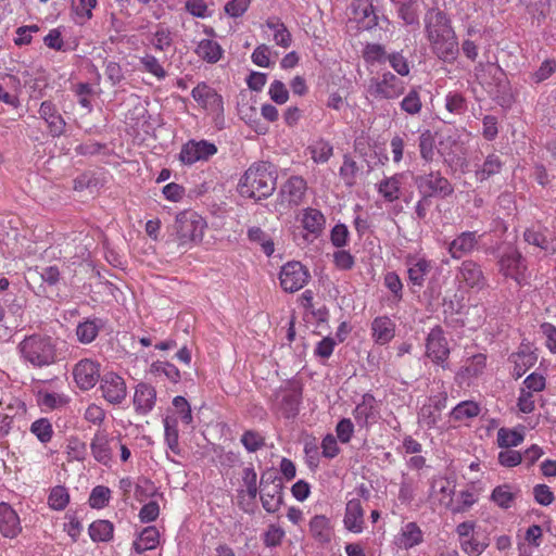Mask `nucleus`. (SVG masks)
I'll return each mask as SVG.
<instances>
[{
	"instance_id": "nucleus-1",
	"label": "nucleus",
	"mask_w": 556,
	"mask_h": 556,
	"mask_svg": "<svg viewBox=\"0 0 556 556\" xmlns=\"http://www.w3.org/2000/svg\"><path fill=\"white\" fill-rule=\"evenodd\" d=\"M425 36L432 52L444 62L458 55V41L452 22L443 11L430 9L424 17Z\"/></svg>"
},
{
	"instance_id": "nucleus-2",
	"label": "nucleus",
	"mask_w": 556,
	"mask_h": 556,
	"mask_svg": "<svg viewBox=\"0 0 556 556\" xmlns=\"http://www.w3.org/2000/svg\"><path fill=\"white\" fill-rule=\"evenodd\" d=\"M276 175L270 163L260 162L251 165L240 179L239 192L242 197L262 200L276 189Z\"/></svg>"
},
{
	"instance_id": "nucleus-3",
	"label": "nucleus",
	"mask_w": 556,
	"mask_h": 556,
	"mask_svg": "<svg viewBox=\"0 0 556 556\" xmlns=\"http://www.w3.org/2000/svg\"><path fill=\"white\" fill-rule=\"evenodd\" d=\"M22 361L34 368L48 367L58 361L56 341L45 334L25 337L17 345Z\"/></svg>"
},
{
	"instance_id": "nucleus-4",
	"label": "nucleus",
	"mask_w": 556,
	"mask_h": 556,
	"mask_svg": "<svg viewBox=\"0 0 556 556\" xmlns=\"http://www.w3.org/2000/svg\"><path fill=\"white\" fill-rule=\"evenodd\" d=\"M205 228V220L197 212L181 211L176 215L170 227L172 241L186 251L202 241Z\"/></svg>"
},
{
	"instance_id": "nucleus-5",
	"label": "nucleus",
	"mask_w": 556,
	"mask_h": 556,
	"mask_svg": "<svg viewBox=\"0 0 556 556\" xmlns=\"http://www.w3.org/2000/svg\"><path fill=\"white\" fill-rule=\"evenodd\" d=\"M495 258L497 271L505 279L513 280L518 287L529 283L531 271L528 261L515 244L507 243L498 248Z\"/></svg>"
},
{
	"instance_id": "nucleus-6",
	"label": "nucleus",
	"mask_w": 556,
	"mask_h": 556,
	"mask_svg": "<svg viewBox=\"0 0 556 556\" xmlns=\"http://www.w3.org/2000/svg\"><path fill=\"white\" fill-rule=\"evenodd\" d=\"M419 195L445 199L454 193L452 182L439 170H431L414 177Z\"/></svg>"
},
{
	"instance_id": "nucleus-7",
	"label": "nucleus",
	"mask_w": 556,
	"mask_h": 556,
	"mask_svg": "<svg viewBox=\"0 0 556 556\" xmlns=\"http://www.w3.org/2000/svg\"><path fill=\"white\" fill-rule=\"evenodd\" d=\"M405 83L391 72H383L371 78L368 85V92L379 100H394L405 91Z\"/></svg>"
},
{
	"instance_id": "nucleus-8",
	"label": "nucleus",
	"mask_w": 556,
	"mask_h": 556,
	"mask_svg": "<svg viewBox=\"0 0 556 556\" xmlns=\"http://www.w3.org/2000/svg\"><path fill=\"white\" fill-rule=\"evenodd\" d=\"M260 488L263 508L270 514L279 510L283 496L282 483L277 475L273 471L264 472L261 477Z\"/></svg>"
},
{
	"instance_id": "nucleus-9",
	"label": "nucleus",
	"mask_w": 556,
	"mask_h": 556,
	"mask_svg": "<svg viewBox=\"0 0 556 556\" xmlns=\"http://www.w3.org/2000/svg\"><path fill=\"white\" fill-rule=\"evenodd\" d=\"M194 101L204 109L208 114L213 115L215 121L224 116L223 97L206 83L198 84L191 91Z\"/></svg>"
},
{
	"instance_id": "nucleus-10",
	"label": "nucleus",
	"mask_w": 556,
	"mask_h": 556,
	"mask_svg": "<svg viewBox=\"0 0 556 556\" xmlns=\"http://www.w3.org/2000/svg\"><path fill=\"white\" fill-rule=\"evenodd\" d=\"M309 277L308 269L295 261L285 264L279 273L281 288L290 293L301 290L308 282Z\"/></svg>"
},
{
	"instance_id": "nucleus-11",
	"label": "nucleus",
	"mask_w": 556,
	"mask_h": 556,
	"mask_svg": "<svg viewBox=\"0 0 556 556\" xmlns=\"http://www.w3.org/2000/svg\"><path fill=\"white\" fill-rule=\"evenodd\" d=\"M102 397L112 405L122 404L127 397L125 379L114 371H106L100 380Z\"/></svg>"
},
{
	"instance_id": "nucleus-12",
	"label": "nucleus",
	"mask_w": 556,
	"mask_h": 556,
	"mask_svg": "<svg viewBox=\"0 0 556 556\" xmlns=\"http://www.w3.org/2000/svg\"><path fill=\"white\" fill-rule=\"evenodd\" d=\"M456 279L462 288L482 290L488 286V279L479 263L473 260L463 261L457 269Z\"/></svg>"
},
{
	"instance_id": "nucleus-13",
	"label": "nucleus",
	"mask_w": 556,
	"mask_h": 556,
	"mask_svg": "<svg viewBox=\"0 0 556 556\" xmlns=\"http://www.w3.org/2000/svg\"><path fill=\"white\" fill-rule=\"evenodd\" d=\"M307 182L302 176H291L279 190V204L285 208L299 206L305 198Z\"/></svg>"
},
{
	"instance_id": "nucleus-14",
	"label": "nucleus",
	"mask_w": 556,
	"mask_h": 556,
	"mask_svg": "<svg viewBox=\"0 0 556 556\" xmlns=\"http://www.w3.org/2000/svg\"><path fill=\"white\" fill-rule=\"evenodd\" d=\"M217 153V147L207 140H189L179 152V161L185 165L207 161Z\"/></svg>"
},
{
	"instance_id": "nucleus-15",
	"label": "nucleus",
	"mask_w": 556,
	"mask_h": 556,
	"mask_svg": "<svg viewBox=\"0 0 556 556\" xmlns=\"http://www.w3.org/2000/svg\"><path fill=\"white\" fill-rule=\"evenodd\" d=\"M426 355L433 363L441 365L443 368L447 367L446 361L450 355V349L443 330L440 327L432 328L428 333L426 340Z\"/></svg>"
},
{
	"instance_id": "nucleus-16",
	"label": "nucleus",
	"mask_w": 556,
	"mask_h": 556,
	"mask_svg": "<svg viewBox=\"0 0 556 556\" xmlns=\"http://www.w3.org/2000/svg\"><path fill=\"white\" fill-rule=\"evenodd\" d=\"M73 376L80 390L92 389L100 380V363L91 358L80 359L73 369Z\"/></svg>"
},
{
	"instance_id": "nucleus-17",
	"label": "nucleus",
	"mask_w": 556,
	"mask_h": 556,
	"mask_svg": "<svg viewBox=\"0 0 556 556\" xmlns=\"http://www.w3.org/2000/svg\"><path fill=\"white\" fill-rule=\"evenodd\" d=\"M353 417L361 428H368L376 424L379 418V408L375 396L365 393L362 400L353 409Z\"/></svg>"
},
{
	"instance_id": "nucleus-18",
	"label": "nucleus",
	"mask_w": 556,
	"mask_h": 556,
	"mask_svg": "<svg viewBox=\"0 0 556 556\" xmlns=\"http://www.w3.org/2000/svg\"><path fill=\"white\" fill-rule=\"evenodd\" d=\"M481 236L477 231H463L456 236L447 245L452 258L459 260L471 254L479 244Z\"/></svg>"
},
{
	"instance_id": "nucleus-19",
	"label": "nucleus",
	"mask_w": 556,
	"mask_h": 556,
	"mask_svg": "<svg viewBox=\"0 0 556 556\" xmlns=\"http://www.w3.org/2000/svg\"><path fill=\"white\" fill-rule=\"evenodd\" d=\"M118 439L109 438L104 432H97L90 443L91 454L94 459L108 466L113 456V450L117 447Z\"/></svg>"
},
{
	"instance_id": "nucleus-20",
	"label": "nucleus",
	"mask_w": 556,
	"mask_h": 556,
	"mask_svg": "<svg viewBox=\"0 0 556 556\" xmlns=\"http://www.w3.org/2000/svg\"><path fill=\"white\" fill-rule=\"evenodd\" d=\"M455 492V483L453 480L443 477L434 476L430 481L429 498L448 508Z\"/></svg>"
},
{
	"instance_id": "nucleus-21",
	"label": "nucleus",
	"mask_w": 556,
	"mask_h": 556,
	"mask_svg": "<svg viewBox=\"0 0 556 556\" xmlns=\"http://www.w3.org/2000/svg\"><path fill=\"white\" fill-rule=\"evenodd\" d=\"M523 240L529 245L540 249L546 256L556 254V240L547 237L546 227L527 228L523 231Z\"/></svg>"
},
{
	"instance_id": "nucleus-22",
	"label": "nucleus",
	"mask_w": 556,
	"mask_h": 556,
	"mask_svg": "<svg viewBox=\"0 0 556 556\" xmlns=\"http://www.w3.org/2000/svg\"><path fill=\"white\" fill-rule=\"evenodd\" d=\"M365 511L361 500H349L345 505L343 525L344 528L353 533H362L365 529Z\"/></svg>"
},
{
	"instance_id": "nucleus-23",
	"label": "nucleus",
	"mask_w": 556,
	"mask_h": 556,
	"mask_svg": "<svg viewBox=\"0 0 556 556\" xmlns=\"http://www.w3.org/2000/svg\"><path fill=\"white\" fill-rule=\"evenodd\" d=\"M424 542V532L420 527L409 521L404 523L399 533L394 538V544L399 549H410L415 546L420 545Z\"/></svg>"
},
{
	"instance_id": "nucleus-24",
	"label": "nucleus",
	"mask_w": 556,
	"mask_h": 556,
	"mask_svg": "<svg viewBox=\"0 0 556 556\" xmlns=\"http://www.w3.org/2000/svg\"><path fill=\"white\" fill-rule=\"evenodd\" d=\"M134 407L140 415L149 414L156 403V390L151 384L140 382L135 388Z\"/></svg>"
},
{
	"instance_id": "nucleus-25",
	"label": "nucleus",
	"mask_w": 556,
	"mask_h": 556,
	"mask_svg": "<svg viewBox=\"0 0 556 556\" xmlns=\"http://www.w3.org/2000/svg\"><path fill=\"white\" fill-rule=\"evenodd\" d=\"M486 367V356L482 353L468 357L456 374V380L463 384L480 377Z\"/></svg>"
},
{
	"instance_id": "nucleus-26",
	"label": "nucleus",
	"mask_w": 556,
	"mask_h": 556,
	"mask_svg": "<svg viewBox=\"0 0 556 556\" xmlns=\"http://www.w3.org/2000/svg\"><path fill=\"white\" fill-rule=\"evenodd\" d=\"M39 115L46 122L51 136L60 137L64 134L66 123L51 101H43L40 104Z\"/></svg>"
},
{
	"instance_id": "nucleus-27",
	"label": "nucleus",
	"mask_w": 556,
	"mask_h": 556,
	"mask_svg": "<svg viewBox=\"0 0 556 556\" xmlns=\"http://www.w3.org/2000/svg\"><path fill=\"white\" fill-rule=\"evenodd\" d=\"M405 264L407 266L409 282L413 286L421 288L432 268L431 262L425 257L408 255Z\"/></svg>"
},
{
	"instance_id": "nucleus-28",
	"label": "nucleus",
	"mask_w": 556,
	"mask_h": 556,
	"mask_svg": "<svg viewBox=\"0 0 556 556\" xmlns=\"http://www.w3.org/2000/svg\"><path fill=\"white\" fill-rule=\"evenodd\" d=\"M22 531L16 511L7 503H0V532L3 536L13 539Z\"/></svg>"
},
{
	"instance_id": "nucleus-29",
	"label": "nucleus",
	"mask_w": 556,
	"mask_h": 556,
	"mask_svg": "<svg viewBox=\"0 0 556 556\" xmlns=\"http://www.w3.org/2000/svg\"><path fill=\"white\" fill-rule=\"evenodd\" d=\"M395 323L388 316H378L371 321L370 330L375 343L384 345L395 336Z\"/></svg>"
},
{
	"instance_id": "nucleus-30",
	"label": "nucleus",
	"mask_w": 556,
	"mask_h": 556,
	"mask_svg": "<svg viewBox=\"0 0 556 556\" xmlns=\"http://www.w3.org/2000/svg\"><path fill=\"white\" fill-rule=\"evenodd\" d=\"M104 325L105 321L99 317L86 318L79 321L76 327L77 340L81 344H90L97 339Z\"/></svg>"
},
{
	"instance_id": "nucleus-31",
	"label": "nucleus",
	"mask_w": 556,
	"mask_h": 556,
	"mask_svg": "<svg viewBox=\"0 0 556 556\" xmlns=\"http://www.w3.org/2000/svg\"><path fill=\"white\" fill-rule=\"evenodd\" d=\"M265 26L271 30L273 40L283 49H288L292 43V36L285 23L277 16L268 17Z\"/></svg>"
},
{
	"instance_id": "nucleus-32",
	"label": "nucleus",
	"mask_w": 556,
	"mask_h": 556,
	"mask_svg": "<svg viewBox=\"0 0 556 556\" xmlns=\"http://www.w3.org/2000/svg\"><path fill=\"white\" fill-rule=\"evenodd\" d=\"M194 52L203 61L215 64L222 59L224 50L217 41L202 39L198 42Z\"/></svg>"
},
{
	"instance_id": "nucleus-33",
	"label": "nucleus",
	"mask_w": 556,
	"mask_h": 556,
	"mask_svg": "<svg viewBox=\"0 0 556 556\" xmlns=\"http://www.w3.org/2000/svg\"><path fill=\"white\" fill-rule=\"evenodd\" d=\"M402 186V175H393L382 179L377 185L378 193L388 202H394L400 199Z\"/></svg>"
},
{
	"instance_id": "nucleus-34",
	"label": "nucleus",
	"mask_w": 556,
	"mask_h": 556,
	"mask_svg": "<svg viewBox=\"0 0 556 556\" xmlns=\"http://www.w3.org/2000/svg\"><path fill=\"white\" fill-rule=\"evenodd\" d=\"M160 542V533L155 527H147L139 534L132 546L136 553L142 554L154 549Z\"/></svg>"
},
{
	"instance_id": "nucleus-35",
	"label": "nucleus",
	"mask_w": 556,
	"mask_h": 556,
	"mask_svg": "<svg viewBox=\"0 0 556 556\" xmlns=\"http://www.w3.org/2000/svg\"><path fill=\"white\" fill-rule=\"evenodd\" d=\"M326 218L324 214L312 207H307L303 212L302 225L308 232L319 236L325 227Z\"/></svg>"
},
{
	"instance_id": "nucleus-36",
	"label": "nucleus",
	"mask_w": 556,
	"mask_h": 556,
	"mask_svg": "<svg viewBox=\"0 0 556 556\" xmlns=\"http://www.w3.org/2000/svg\"><path fill=\"white\" fill-rule=\"evenodd\" d=\"M37 404L45 409H58L68 403V397L59 392L39 390L36 394Z\"/></svg>"
},
{
	"instance_id": "nucleus-37",
	"label": "nucleus",
	"mask_w": 556,
	"mask_h": 556,
	"mask_svg": "<svg viewBox=\"0 0 556 556\" xmlns=\"http://www.w3.org/2000/svg\"><path fill=\"white\" fill-rule=\"evenodd\" d=\"M478 502V496L471 490H462L452 498L448 510L452 514L468 511Z\"/></svg>"
},
{
	"instance_id": "nucleus-38",
	"label": "nucleus",
	"mask_w": 556,
	"mask_h": 556,
	"mask_svg": "<svg viewBox=\"0 0 556 556\" xmlns=\"http://www.w3.org/2000/svg\"><path fill=\"white\" fill-rule=\"evenodd\" d=\"M307 151L311 154V159L316 164H325L333 155L332 144L323 138L313 141L307 147Z\"/></svg>"
},
{
	"instance_id": "nucleus-39",
	"label": "nucleus",
	"mask_w": 556,
	"mask_h": 556,
	"mask_svg": "<svg viewBox=\"0 0 556 556\" xmlns=\"http://www.w3.org/2000/svg\"><path fill=\"white\" fill-rule=\"evenodd\" d=\"M510 357L514 363L513 375L516 379L522 377L536 363V355L530 351L521 350L514 353Z\"/></svg>"
},
{
	"instance_id": "nucleus-40",
	"label": "nucleus",
	"mask_w": 556,
	"mask_h": 556,
	"mask_svg": "<svg viewBox=\"0 0 556 556\" xmlns=\"http://www.w3.org/2000/svg\"><path fill=\"white\" fill-rule=\"evenodd\" d=\"M309 531L320 543H328L331 540L329 519L324 515H316L311 519Z\"/></svg>"
},
{
	"instance_id": "nucleus-41",
	"label": "nucleus",
	"mask_w": 556,
	"mask_h": 556,
	"mask_svg": "<svg viewBox=\"0 0 556 556\" xmlns=\"http://www.w3.org/2000/svg\"><path fill=\"white\" fill-rule=\"evenodd\" d=\"M517 495V489L509 484H502L492 491L491 501H493L501 508L508 509L511 507Z\"/></svg>"
},
{
	"instance_id": "nucleus-42",
	"label": "nucleus",
	"mask_w": 556,
	"mask_h": 556,
	"mask_svg": "<svg viewBox=\"0 0 556 556\" xmlns=\"http://www.w3.org/2000/svg\"><path fill=\"white\" fill-rule=\"evenodd\" d=\"M480 406L473 401H463L458 403L450 413V418L455 421H466L478 416Z\"/></svg>"
},
{
	"instance_id": "nucleus-43",
	"label": "nucleus",
	"mask_w": 556,
	"mask_h": 556,
	"mask_svg": "<svg viewBox=\"0 0 556 556\" xmlns=\"http://www.w3.org/2000/svg\"><path fill=\"white\" fill-rule=\"evenodd\" d=\"M90 539L93 542H108L113 538L114 526L109 520H96L88 529Z\"/></svg>"
},
{
	"instance_id": "nucleus-44",
	"label": "nucleus",
	"mask_w": 556,
	"mask_h": 556,
	"mask_svg": "<svg viewBox=\"0 0 556 556\" xmlns=\"http://www.w3.org/2000/svg\"><path fill=\"white\" fill-rule=\"evenodd\" d=\"M407 25L418 24V0H391Z\"/></svg>"
},
{
	"instance_id": "nucleus-45",
	"label": "nucleus",
	"mask_w": 556,
	"mask_h": 556,
	"mask_svg": "<svg viewBox=\"0 0 556 556\" xmlns=\"http://www.w3.org/2000/svg\"><path fill=\"white\" fill-rule=\"evenodd\" d=\"M459 544L462 551L468 556H480L489 546V541L486 536L476 533Z\"/></svg>"
},
{
	"instance_id": "nucleus-46",
	"label": "nucleus",
	"mask_w": 556,
	"mask_h": 556,
	"mask_svg": "<svg viewBox=\"0 0 556 556\" xmlns=\"http://www.w3.org/2000/svg\"><path fill=\"white\" fill-rule=\"evenodd\" d=\"M418 489V479L415 477L403 475L400 483L399 500L402 504H410Z\"/></svg>"
},
{
	"instance_id": "nucleus-47",
	"label": "nucleus",
	"mask_w": 556,
	"mask_h": 556,
	"mask_svg": "<svg viewBox=\"0 0 556 556\" xmlns=\"http://www.w3.org/2000/svg\"><path fill=\"white\" fill-rule=\"evenodd\" d=\"M29 431L38 439L42 444H47L52 440L53 427L48 418H39L35 420L29 428Z\"/></svg>"
},
{
	"instance_id": "nucleus-48",
	"label": "nucleus",
	"mask_w": 556,
	"mask_h": 556,
	"mask_svg": "<svg viewBox=\"0 0 556 556\" xmlns=\"http://www.w3.org/2000/svg\"><path fill=\"white\" fill-rule=\"evenodd\" d=\"M141 71L153 75L157 80H163L167 73L161 62L152 54L146 53L139 59Z\"/></svg>"
},
{
	"instance_id": "nucleus-49",
	"label": "nucleus",
	"mask_w": 556,
	"mask_h": 556,
	"mask_svg": "<svg viewBox=\"0 0 556 556\" xmlns=\"http://www.w3.org/2000/svg\"><path fill=\"white\" fill-rule=\"evenodd\" d=\"M359 172L357 163L349 155L343 156V163L339 169V176L348 187H353L356 184V178Z\"/></svg>"
},
{
	"instance_id": "nucleus-50",
	"label": "nucleus",
	"mask_w": 556,
	"mask_h": 556,
	"mask_svg": "<svg viewBox=\"0 0 556 556\" xmlns=\"http://www.w3.org/2000/svg\"><path fill=\"white\" fill-rule=\"evenodd\" d=\"M503 163L500 156L495 154H490L482 166L476 170V177L479 181L486 180L491 176L501 172Z\"/></svg>"
},
{
	"instance_id": "nucleus-51",
	"label": "nucleus",
	"mask_w": 556,
	"mask_h": 556,
	"mask_svg": "<svg viewBox=\"0 0 556 556\" xmlns=\"http://www.w3.org/2000/svg\"><path fill=\"white\" fill-rule=\"evenodd\" d=\"M523 439V433L516 429L500 428L497 431V444L502 448L518 446Z\"/></svg>"
},
{
	"instance_id": "nucleus-52",
	"label": "nucleus",
	"mask_w": 556,
	"mask_h": 556,
	"mask_svg": "<svg viewBox=\"0 0 556 556\" xmlns=\"http://www.w3.org/2000/svg\"><path fill=\"white\" fill-rule=\"evenodd\" d=\"M301 399V387L298 383H290L289 388L286 390V394L282 396V403L289 415H294L298 412Z\"/></svg>"
},
{
	"instance_id": "nucleus-53",
	"label": "nucleus",
	"mask_w": 556,
	"mask_h": 556,
	"mask_svg": "<svg viewBox=\"0 0 556 556\" xmlns=\"http://www.w3.org/2000/svg\"><path fill=\"white\" fill-rule=\"evenodd\" d=\"M240 442L249 453H255L265 446V437L256 430H247L242 433Z\"/></svg>"
},
{
	"instance_id": "nucleus-54",
	"label": "nucleus",
	"mask_w": 556,
	"mask_h": 556,
	"mask_svg": "<svg viewBox=\"0 0 556 556\" xmlns=\"http://www.w3.org/2000/svg\"><path fill=\"white\" fill-rule=\"evenodd\" d=\"M401 110L409 115H417L421 112L422 102L417 88H413L402 99L400 103Z\"/></svg>"
},
{
	"instance_id": "nucleus-55",
	"label": "nucleus",
	"mask_w": 556,
	"mask_h": 556,
	"mask_svg": "<svg viewBox=\"0 0 556 556\" xmlns=\"http://www.w3.org/2000/svg\"><path fill=\"white\" fill-rule=\"evenodd\" d=\"M98 0H77L73 3L76 22L84 24L92 17V10L97 7Z\"/></svg>"
},
{
	"instance_id": "nucleus-56",
	"label": "nucleus",
	"mask_w": 556,
	"mask_h": 556,
	"mask_svg": "<svg viewBox=\"0 0 556 556\" xmlns=\"http://www.w3.org/2000/svg\"><path fill=\"white\" fill-rule=\"evenodd\" d=\"M173 37L168 27L159 24L151 39V45L157 51H165L172 46Z\"/></svg>"
},
{
	"instance_id": "nucleus-57",
	"label": "nucleus",
	"mask_w": 556,
	"mask_h": 556,
	"mask_svg": "<svg viewBox=\"0 0 556 556\" xmlns=\"http://www.w3.org/2000/svg\"><path fill=\"white\" fill-rule=\"evenodd\" d=\"M420 156L426 162L433 161L434 156V137L430 130H425L418 138Z\"/></svg>"
},
{
	"instance_id": "nucleus-58",
	"label": "nucleus",
	"mask_w": 556,
	"mask_h": 556,
	"mask_svg": "<svg viewBox=\"0 0 556 556\" xmlns=\"http://www.w3.org/2000/svg\"><path fill=\"white\" fill-rule=\"evenodd\" d=\"M445 109L452 114L462 115L467 111V101L462 93L450 91L445 96Z\"/></svg>"
},
{
	"instance_id": "nucleus-59",
	"label": "nucleus",
	"mask_w": 556,
	"mask_h": 556,
	"mask_svg": "<svg viewBox=\"0 0 556 556\" xmlns=\"http://www.w3.org/2000/svg\"><path fill=\"white\" fill-rule=\"evenodd\" d=\"M70 502V495L64 486H55L51 490L48 504L54 510H63Z\"/></svg>"
},
{
	"instance_id": "nucleus-60",
	"label": "nucleus",
	"mask_w": 556,
	"mask_h": 556,
	"mask_svg": "<svg viewBox=\"0 0 556 556\" xmlns=\"http://www.w3.org/2000/svg\"><path fill=\"white\" fill-rule=\"evenodd\" d=\"M111 490L104 485H97L92 489L89 496V505L92 508L101 509L109 504Z\"/></svg>"
},
{
	"instance_id": "nucleus-61",
	"label": "nucleus",
	"mask_w": 556,
	"mask_h": 556,
	"mask_svg": "<svg viewBox=\"0 0 556 556\" xmlns=\"http://www.w3.org/2000/svg\"><path fill=\"white\" fill-rule=\"evenodd\" d=\"M66 453L70 460H84L87 455L86 443L76 437L67 439Z\"/></svg>"
},
{
	"instance_id": "nucleus-62",
	"label": "nucleus",
	"mask_w": 556,
	"mask_h": 556,
	"mask_svg": "<svg viewBox=\"0 0 556 556\" xmlns=\"http://www.w3.org/2000/svg\"><path fill=\"white\" fill-rule=\"evenodd\" d=\"M176 420H172L169 417L164 419V430H165V442L172 452L178 454L179 453V444H178V430Z\"/></svg>"
},
{
	"instance_id": "nucleus-63",
	"label": "nucleus",
	"mask_w": 556,
	"mask_h": 556,
	"mask_svg": "<svg viewBox=\"0 0 556 556\" xmlns=\"http://www.w3.org/2000/svg\"><path fill=\"white\" fill-rule=\"evenodd\" d=\"M151 372L154 375H164L167 377L170 381L176 382L180 378V372L178 368L167 362H154L151 365Z\"/></svg>"
},
{
	"instance_id": "nucleus-64",
	"label": "nucleus",
	"mask_w": 556,
	"mask_h": 556,
	"mask_svg": "<svg viewBox=\"0 0 556 556\" xmlns=\"http://www.w3.org/2000/svg\"><path fill=\"white\" fill-rule=\"evenodd\" d=\"M441 414L430 404H425L418 413V422L427 428H433L440 420Z\"/></svg>"
}]
</instances>
